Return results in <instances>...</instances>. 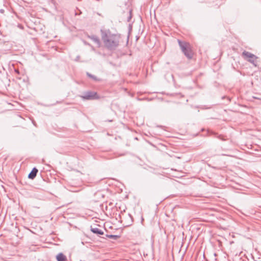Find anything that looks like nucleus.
Segmentation results:
<instances>
[{"label":"nucleus","mask_w":261,"mask_h":261,"mask_svg":"<svg viewBox=\"0 0 261 261\" xmlns=\"http://www.w3.org/2000/svg\"><path fill=\"white\" fill-rule=\"evenodd\" d=\"M101 39L105 46L109 50H115L119 45V35L111 33L110 31L102 33Z\"/></svg>","instance_id":"nucleus-1"},{"label":"nucleus","mask_w":261,"mask_h":261,"mask_svg":"<svg viewBox=\"0 0 261 261\" xmlns=\"http://www.w3.org/2000/svg\"><path fill=\"white\" fill-rule=\"evenodd\" d=\"M179 46L185 56L189 59L193 58V53L190 44L187 42L177 40Z\"/></svg>","instance_id":"nucleus-2"},{"label":"nucleus","mask_w":261,"mask_h":261,"mask_svg":"<svg viewBox=\"0 0 261 261\" xmlns=\"http://www.w3.org/2000/svg\"><path fill=\"white\" fill-rule=\"evenodd\" d=\"M242 55L244 59L253 64L254 66H257L256 59L257 57L254 54L245 50L242 53Z\"/></svg>","instance_id":"nucleus-3"},{"label":"nucleus","mask_w":261,"mask_h":261,"mask_svg":"<svg viewBox=\"0 0 261 261\" xmlns=\"http://www.w3.org/2000/svg\"><path fill=\"white\" fill-rule=\"evenodd\" d=\"M81 97L83 99L86 100L98 99L100 98L96 92L91 91L84 92Z\"/></svg>","instance_id":"nucleus-4"},{"label":"nucleus","mask_w":261,"mask_h":261,"mask_svg":"<svg viewBox=\"0 0 261 261\" xmlns=\"http://www.w3.org/2000/svg\"><path fill=\"white\" fill-rule=\"evenodd\" d=\"M121 221H124V224L126 226H128L132 225L133 223V217L130 214H128L125 217V218H124V219L122 220Z\"/></svg>","instance_id":"nucleus-5"},{"label":"nucleus","mask_w":261,"mask_h":261,"mask_svg":"<svg viewBox=\"0 0 261 261\" xmlns=\"http://www.w3.org/2000/svg\"><path fill=\"white\" fill-rule=\"evenodd\" d=\"M88 38H89L91 40H92L97 46V47H100V41L99 38L95 35L89 36Z\"/></svg>","instance_id":"nucleus-6"},{"label":"nucleus","mask_w":261,"mask_h":261,"mask_svg":"<svg viewBox=\"0 0 261 261\" xmlns=\"http://www.w3.org/2000/svg\"><path fill=\"white\" fill-rule=\"evenodd\" d=\"M38 169L36 168H34L32 171L30 173V174H29L28 175V177L30 178V179H34L36 176V175H37V173L38 172Z\"/></svg>","instance_id":"nucleus-7"},{"label":"nucleus","mask_w":261,"mask_h":261,"mask_svg":"<svg viewBox=\"0 0 261 261\" xmlns=\"http://www.w3.org/2000/svg\"><path fill=\"white\" fill-rule=\"evenodd\" d=\"M91 231L93 232L94 233L97 234H103V232L102 230L99 229L97 227H91Z\"/></svg>","instance_id":"nucleus-8"},{"label":"nucleus","mask_w":261,"mask_h":261,"mask_svg":"<svg viewBox=\"0 0 261 261\" xmlns=\"http://www.w3.org/2000/svg\"><path fill=\"white\" fill-rule=\"evenodd\" d=\"M56 259L58 261H67L66 256L62 253H59L56 256Z\"/></svg>","instance_id":"nucleus-9"},{"label":"nucleus","mask_w":261,"mask_h":261,"mask_svg":"<svg viewBox=\"0 0 261 261\" xmlns=\"http://www.w3.org/2000/svg\"><path fill=\"white\" fill-rule=\"evenodd\" d=\"M107 237L109 238L112 239L114 240H117L120 237L119 236L112 234H107Z\"/></svg>","instance_id":"nucleus-10"},{"label":"nucleus","mask_w":261,"mask_h":261,"mask_svg":"<svg viewBox=\"0 0 261 261\" xmlns=\"http://www.w3.org/2000/svg\"><path fill=\"white\" fill-rule=\"evenodd\" d=\"M87 75L89 77L93 79L94 81H97L98 80L96 76H95L94 75H92L91 74H90L89 73H87Z\"/></svg>","instance_id":"nucleus-11"},{"label":"nucleus","mask_w":261,"mask_h":261,"mask_svg":"<svg viewBox=\"0 0 261 261\" xmlns=\"http://www.w3.org/2000/svg\"><path fill=\"white\" fill-rule=\"evenodd\" d=\"M219 138L220 139H221L222 140H225V139H224L221 138L220 136H219Z\"/></svg>","instance_id":"nucleus-12"},{"label":"nucleus","mask_w":261,"mask_h":261,"mask_svg":"<svg viewBox=\"0 0 261 261\" xmlns=\"http://www.w3.org/2000/svg\"><path fill=\"white\" fill-rule=\"evenodd\" d=\"M0 11H1V12L3 13V12H4V10H2V9H1V10H0Z\"/></svg>","instance_id":"nucleus-13"}]
</instances>
